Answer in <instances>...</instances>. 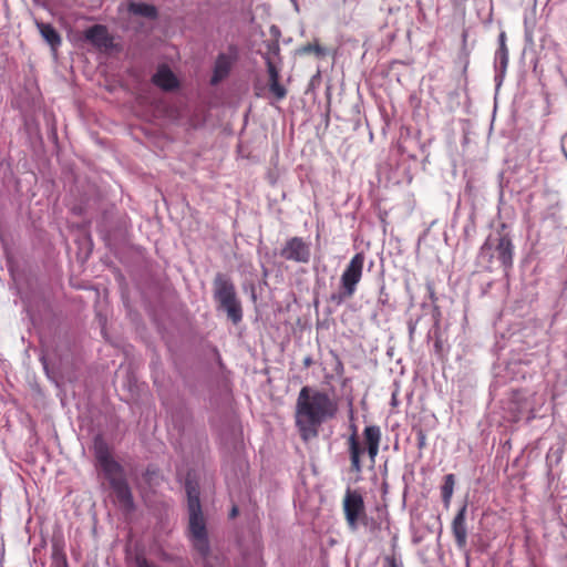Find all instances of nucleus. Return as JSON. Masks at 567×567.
Here are the masks:
<instances>
[{
	"label": "nucleus",
	"mask_w": 567,
	"mask_h": 567,
	"mask_svg": "<svg viewBox=\"0 0 567 567\" xmlns=\"http://www.w3.org/2000/svg\"><path fill=\"white\" fill-rule=\"evenodd\" d=\"M348 445L351 461V471L360 473L362 471L361 455L363 454L364 450L360 444L355 429L353 430V433L349 436Z\"/></svg>",
	"instance_id": "nucleus-13"
},
{
	"label": "nucleus",
	"mask_w": 567,
	"mask_h": 567,
	"mask_svg": "<svg viewBox=\"0 0 567 567\" xmlns=\"http://www.w3.org/2000/svg\"><path fill=\"white\" fill-rule=\"evenodd\" d=\"M237 515H238V507L233 506L229 516H230V518H235Z\"/></svg>",
	"instance_id": "nucleus-29"
},
{
	"label": "nucleus",
	"mask_w": 567,
	"mask_h": 567,
	"mask_svg": "<svg viewBox=\"0 0 567 567\" xmlns=\"http://www.w3.org/2000/svg\"><path fill=\"white\" fill-rule=\"evenodd\" d=\"M266 64H267V71H268V75H269V82L279 81L280 80L279 71L276 68V65L274 64V62L269 58H267Z\"/></svg>",
	"instance_id": "nucleus-21"
},
{
	"label": "nucleus",
	"mask_w": 567,
	"mask_h": 567,
	"mask_svg": "<svg viewBox=\"0 0 567 567\" xmlns=\"http://www.w3.org/2000/svg\"><path fill=\"white\" fill-rule=\"evenodd\" d=\"M94 450L99 466L109 481L120 507L125 512H132L134 499L123 466L113 458L109 446L102 440L95 441Z\"/></svg>",
	"instance_id": "nucleus-2"
},
{
	"label": "nucleus",
	"mask_w": 567,
	"mask_h": 567,
	"mask_svg": "<svg viewBox=\"0 0 567 567\" xmlns=\"http://www.w3.org/2000/svg\"><path fill=\"white\" fill-rule=\"evenodd\" d=\"M187 497H188V512H190V501L196 497L197 502L200 504L199 501V492L196 487H193L190 485H187Z\"/></svg>",
	"instance_id": "nucleus-24"
},
{
	"label": "nucleus",
	"mask_w": 567,
	"mask_h": 567,
	"mask_svg": "<svg viewBox=\"0 0 567 567\" xmlns=\"http://www.w3.org/2000/svg\"><path fill=\"white\" fill-rule=\"evenodd\" d=\"M365 256L363 252H357L346 266L340 277V289L337 293L331 295V300L337 305H341L347 299L353 297L357 287L363 275Z\"/></svg>",
	"instance_id": "nucleus-3"
},
{
	"label": "nucleus",
	"mask_w": 567,
	"mask_h": 567,
	"mask_svg": "<svg viewBox=\"0 0 567 567\" xmlns=\"http://www.w3.org/2000/svg\"><path fill=\"white\" fill-rule=\"evenodd\" d=\"M455 486L454 474H447L444 476L443 485L441 486V495L444 505L447 507L451 503Z\"/></svg>",
	"instance_id": "nucleus-18"
},
{
	"label": "nucleus",
	"mask_w": 567,
	"mask_h": 567,
	"mask_svg": "<svg viewBox=\"0 0 567 567\" xmlns=\"http://www.w3.org/2000/svg\"><path fill=\"white\" fill-rule=\"evenodd\" d=\"M128 11L135 16H141L148 19L157 18V9L153 4L138 3L131 1L127 7Z\"/></svg>",
	"instance_id": "nucleus-17"
},
{
	"label": "nucleus",
	"mask_w": 567,
	"mask_h": 567,
	"mask_svg": "<svg viewBox=\"0 0 567 567\" xmlns=\"http://www.w3.org/2000/svg\"><path fill=\"white\" fill-rule=\"evenodd\" d=\"M386 561L389 564V567H399L396 559L394 557H388Z\"/></svg>",
	"instance_id": "nucleus-27"
},
{
	"label": "nucleus",
	"mask_w": 567,
	"mask_h": 567,
	"mask_svg": "<svg viewBox=\"0 0 567 567\" xmlns=\"http://www.w3.org/2000/svg\"><path fill=\"white\" fill-rule=\"evenodd\" d=\"M416 445L420 451L426 447V434L422 429L416 430Z\"/></svg>",
	"instance_id": "nucleus-23"
},
{
	"label": "nucleus",
	"mask_w": 567,
	"mask_h": 567,
	"mask_svg": "<svg viewBox=\"0 0 567 567\" xmlns=\"http://www.w3.org/2000/svg\"><path fill=\"white\" fill-rule=\"evenodd\" d=\"M506 225L502 224L501 229L498 230L499 238L495 250L497 252V258L501 261L504 269H509L513 266V256H514V245L509 235L504 234Z\"/></svg>",
	"instance_id": "nucleus-7"
},
{
	"label": "nucleus",
	"mask_w": 567,
	"mask_h": 567,
	"mask_svg": "<svg viewBox=\"0 0 567 567\" xmlns=\"http://www.w3.org/2000/svg\"><path fill=\"white\" fill-rule=\"evenodd\" d=\"M300 52L303 54H311L313 53L317 56H323L326 55V49L321 47L317 41L313 43H307L300 48Z\"/></svg>",
	"instance_id": "nucleus-19"
},
{
	"label": "nucleus",
	"mask_w": 567,
	"mask_h": 567,
	"mask_svg": "<svg viewBox=\"0 0 567 567\" xmlns=\"http://www.w3.org/2000/svg\"><path fill=\"white\" fill-rule=\"evenodd\" d=\"M363 436L367 444V452L370 460L374 463L379 453L381 442V430L378 425H369L363 430Z\"/></svg>",
	"instance_id": "nucleus-12"
},
{
	"label": "nucleus",
	"mask_w": 567,
	"mask_h": 567,
	"mask_svg": "<svg viewBox=\"0 0 567 567\" xmlns=\"http://www.w3.org/2000/svg\"><path fill=\"white\" fill-rule=\"evenodd\" d=\"M219 306L227 312V317L233 321V323L237 324L241 321L243 309L236 296L230 299L219 301Z\"/></svg>",
	"instance_id": "nucleus-15"
},
{
	"label": "nucleus",
	"mask_w": 567,
	"mask_h": 567,
	"mask_svg": "<svg viewBox=\"0 0 567 567\" xmlns=\"http://www.w3.org/2000/svg\"><path fill=\"white\" fill-rule=\"evenodd\" d=\"M312 363H313V361H312V358H311V357H306V358L303 359V365H305V368H309V367H311V365H312Z\"/></svg>",
	"instance_id": "nucleus-28"
},
{
	"label": "nucleus",
	"mask_w": 567,
	"mask_h": 567,
	"mask_svg": "<svg viewBox=\"0 0 567 567\" xmlns=\"http://www.w3.org/2000/svg\"><path fill=\"white\" fill-rule=\"evenodd\" d=\"M280 257L287 261L308 264L311 258L310 244L302 237H291L286 240L285 245L280 249Z\"/></svg>",
	"instance_id": "nucleus-6"
},
{
	"label": "nucleus",
	"mask_w": 567,
	"mask_h": 567,
	"mask_svg": "<svg viewBox=\"0 0 567 567\" xmlns=\"http://www.w3.org/2000/svg\"><path fill=\"white\" fill-rule=\"evenodd\" d=\"M338 399L324 390L302 386L296 402V426L303 441L317 437L320 426L337 416Z\"/></svg>",
	"instance_id": "nucleus-1"
},
{
	"label": "nucleus",
	"mask_w": 567,
	"mask_h": 567,
	"mask_svg": "<svg viewBox=\"0 0 567 567\" xmlns=\"http://www.w3.org/2000/svg\"><path fill=\"white\" fill-rule=\"evenodd\" d=\"M269 90L276 96L277 100H282L287 95V90L279 81L269 82Z\"/></svg>",
	"instance_id": "nucleus-20"
},
{
	"label": "nucleus",
	"mask_w": 567,
	"mask_h": 567,
	"mask_svg": "<svg viewBox=\"0 0 567 567\" xmlns=\"http://www.w3.org/2000/svg\"><path fill=\"white\" fill-rule=\"evenodd\" d=\"M236 62V54L219 53L215 60L210 84L217 85L230 74Z\"/></svg>",
	"instance_id": "nucleus-8"
},
{
	"label": "nucleus",
	"mask_w": 567,
	"mask_h": 567,
	"mask_svg": "<svg viewBox=\"0 0 567 567\" xmlns=\"http://www.w3.org/2000/svg\"><path fill=\"white\" fill-rule=\"evenodd\" d=\"M35 24L42 38L53 50L60 47L62 39L59 32L50 23L37 21Z\"/></svg>",
	"instance_id": "nucleus-16"
},
{
	"label": "nucleus",
	"mask_w": 567,
	"mask_h": 567,
	"mask_svg": "<svg viewBox=\"0 0 567 567\" xmlns=\"http://www.w3.org/2000/svg\"><path fill=\"white\" fill-rule=\"evenodd\" d=\"M85 38L94 45L106 47L110 42L106 27L95 24L85 31Z\"/></svg>",
	"instance_id": "nucleus-14"
},
{
	"label": "nucleus",
	"mask_w": 567,
	"mask_h": 567,
	"mask_svg": "<svg viewBox=\"0 0 567 567\" xmlns=\"http://www.w3.org/2000/svg\"><path fill=\"white\" fill-rule=\"evenodd\" d=\"M236 296L235 286L229 278L223 274H217L214 279V297L219 302Z\"/></svg>",
	"instance_id": "nucleus-11"
},
{
	"label": "nucleus",
	"mask_w": 567,
	"mask_h": 567,
	"mask_svg": "<svg viewBox=\"0 0 567 567\" xmlns=\"http://www.w3.org/2000/svg\"><path fill=\"white\" fill-rule=\"evenodd\" d=\"M136 567H154L146 558L137 557Z\"/></svg>",
	"instance_id": "nucleus-26"
},
{
	"label": "nucleus",
	"mask_w": 567,
	"mask_h": 567,
	"mask_svg": "<svg viewBox=\"0 0 567 567\" xmlns=\"http://www.w3.org/2000/svg\"><path fill=\"white\" fill-rule=\"evenodd\" d=\"M152 82L165 92H172L179 87L178 79L166 64L157 68V71L152 76Z\"/></svg>",
	"instance_id": "nucleus-10"
},
{
	"label": "nucleus",
	"mask_w": 567,
	"mask_h": 567,
	"mask_svg": "<svg viewBox=\"0 0 567 567\" xmlns=\"http://www.w3.org/2000/svg\"><path fill=\"white\" fill-rule=\"evenodd\" d=\"M450 2L454 11H461L462 13L465 12L467 0H450Z\"/></svg>",
	"instance_id": "nucleus-25"
},
{
	"label": "nucleus",
	"mask_w": 567,
	"mask_h": 567,
	"mask_svg": "<svg viewBox=\"0 0 567 567\" xmlns=\"http://www.w3.org/2000/svg\"><path fill=\"white\" fill-rule=\"evenodd\" d=\"M466 511L467 505L464 504L452 520V534L458 549H464L467 545V528H466Z\"/></svg>",
	"instance_id": "nucleus-9"
},
{
	"label": "nucleus",
	"mask_w": 567,
	"mask_h": 567,
	"mask_svg": "<svg viewBox=\"0 0 567 567\" xmlns=\"http://www.w3.org/2000/svg\"><path fill=\"white\" fill-rule=\"evenodd\" d=\"M189 534L195 550L205 560L206 566L210 567V547L207 537L206 524L202 514L200 504L197 502L196 497L190 501Z\"/></svg>",
	"instance_id": "nucleus-4"
},
{
	"label": "nucleus",
	"mask_w": 567,
	"mask_h": 567,
	"mask_svg": "<svg viewBox=\"0 0 567 567\" xmlns=\"http://www.w3.org/2000/svg\"><path fill=\"white\" fill-rule=\"evenodd\" d=\"M342 508L348 527L351 530H355L359 522L365 518V506L362 495L358 491L348 488L343 497Z\"/></svg>",
	"instance_id": "nucleus-5"
},
{
	"label": "nucleus",
	"mask_w": 567,
	"mask_h": 567,
	"mask_svg": "<svg viewBox=\"0 0 567 567\" xmlns=\"http://www.w3.org/2000/svg\"><path fill=\"white\" fill-rule=\"evenodd\" d=\"M499 40H501V47H499L501 63L505 68L507 64V60H508V53H507V48L505 44V34L504 33L501 34Z\"/></svg>",
	"instance_id": "nucleus-22"
}]
</instances>
